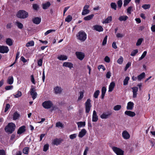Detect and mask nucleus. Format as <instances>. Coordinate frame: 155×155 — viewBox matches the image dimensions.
<instances>
[{"label": "nucleus", "mask_w": 155, "mask_h": 155, "mask_svg": "<svg viewBox=\"0 0 155 155\" xmlns=\"http://www.w3.org/2000/svg\"><path fill=\"white\" fill-rule=\"evenodd\" d=\"M76 37L81 42H83L87 38V35L84 31H81L77 34Z\"/></svg>", "instance_id": "f257e3e1"}, {"label": "nucleus", "mask_w": 155, "mask_h": 155, "mask_svg": "<svg viewBox=\"0 0 155 155\" xmlns=\"http://www.w3.org/2000/svg\"><path fill=\"white\" fill-rule=\"evenodd\" d=\"M19 116L20 115L17 112H15L13 115V119L15 120L18 119L19 118Z\"/></svg>", "instance_id": "72a5a7b5"}, {"label": "nucleus", "mask_w": 155, "mask_h": 155, "mask_svg": "<svg viewBox=\"0 0 155 155\" xmlns=\"http://www.w3.org/2000/svg\"><path fill=\"white\" fill-rule=\"evenodd\" d=\"M130 78L128 77H127L124 79L123 81V84L124 85H126L128 84V81L129 80Z\"/></svg>", "instance_id": "c9c22d12"}, {"label": "nucleus", "mask_w": 155, "mask_h": 155, "mask_svg": "<svg viewBox=\"0 0 155 155\" xmlns=\"http://www.w3.org/2000/svg\"><path fill=\"white\" fill-rule=\"evenodd\" d=\"M94 30L97 31L99 32L102 31H103V28L100 25H95L93 26Z\"/></svg>", "instance_id": "ddd939ff"}, {"label": "nucleus", "mask_w": 155, "mask_h": 155, "mask_svg": "<svg viewBox=\"0 0 155 155\" xmlns=\"http://www.w3.org/2000/svg\"><path fill=\"white\" fill-rule=\"evenodd\" d=\"M58 59H59L60 60H65L67 59V57L64 55H61L60 56H59L57 58Z\"/></svg>", "instance_id": "c85d7f7f"}, {"label": "nucleus", "mask_w": 155, "mask_h": 155, "mask_svg": "<svg viewBox=\"0 0 155 155\" xmlns=\"http://www.w3.org/2000/svg\"><path fill=\"white\" fill-rule=\"evenodd\" d=\"M91 100L88 99L85 103V112L86 113H88L90 110L91 107Z\"/></svg>", "instance_id": "20e7f679"}, {"label": "nucleus", "mask_w": 155, "mask_h": 155, "mask_svg": "<svg viewBox=\"0 0 155 155\" xmlns=\"http://www.w3.org/2000/svg\"><path fill=\"white\" fill-rule=\"evenodd\" d=\"M32 7L33 9L36 11H37L39 8V6L36 4H33Z\"/></svg>", "instance_id": "79ce46f5"}, {"label": "nucleus", "mask_w": 155, "mask_h": 155, "mask_svg": "<svg viewBox=\"0 0 155 155\" xmlns=\"http://www.w3.org/2000/svg\"><path fill=\"white\" fill-rule=\"evenodd\" d=\"M151 5L150 4H144L142 6V7L144 9H149Z\"/></svg>", "instance_id": "a19ab883"}, {"label": "nucleus", "mask_w": 155, "mask_h": 155, "mask_svg": "<svg viewBox=\"0 0 155 155\" xmlns=\"http://www.w3.org/2000/svg\"><path fill=\"white\" fill-rule=\"evenodd\" d=\"M29 150V148L28 147H25L23 150V152L24 153L27 154L28 153Z\"/></svg>", "instance_id": "e433bc0d"}, {"label": "nucleus", "mask_w": 155, "mask_h": 155, "mask_svg": "<svg viewBox=\"0 0 155 155\" xmlns=\"http://www.w3.org/2000/svg\"><path fill=\"white\" fill-rule=\"evenodd\" d=\"M124 114L125 115L130 117H133L136 115L134 112L131 111H126L125 112Z\"/></svg>", "instance_id": "dca6fc26"}, {"label": "nucleus", "mask_w": 155, "mask_h": 155, "mask_svg": "<svg viewBox=\"0 0 155 155\" xmlns=\"http://www.w3.org/2000/svg\"><path fill=\"white\" fill-rule=\"evenodd\" d=\"M16 16L18 18L25 19L28 17V14L27 12L25 10H20L18 12Z\"/></svg>", "instance_id": "7ed1b4c3"}, {"label": "nucleus", "mask_w": 155, "mask_h": 155, "mask_svg": "<svg viewBox=\"0 0 155 155\" xmlns=\"http://www.w3.org/2000/svg\"><path fill=\"white\" fill-rule=\"evenodd\" d=\"M117 6L120 8L122 5V2L121 0H119L117 2Z\"/></svg>", "instance_id": "603ef678"}, {"label": "nucleus", "mask_w": 155, "mask_h": 155, "mask_svg": "<svg viewBox=\"0 0 155 155\" xmlns=\"http://www.w3.org/2000/svg\"><path fill=\"white\" fill-rule=\"evenodd\" d=\"M123 137L124 139H128L130 137V135L128 133L126 130H124L122 133Z\"/></svg>", "instance_id": "4468645a"}, {"label": "nucleus", "mask_w": 155, "mask_h": 155, "mask_svg": "<svg viewBox=\"0 0 155 155\" xmlns=\"http://www.w3.org/2000/svg\"><path fill=\"white\" fill-rule=\"evenodd\" d=\"M87 131L85 129H83L79 132L78 137L80 138L83 137L86 134Z\"/></svg>", "instance_id": "aec40b11"}, {"label": "nucleus", "mask_w": 155, "mask_h": 155, "mask_svg": "<svg viewBox=\"0 0 155 155\" xmlns=\"http://www.w3.org/2000/svg\"><path fill=\"white\" fill-rule=\"evenodd\" d=\"M128 18V17L127 16H122L119 17L118 19L120 21H125Z\"/></svg>", "instance_id": "7c9ffc66"}, {"label": "nucleus", "mask_w": 155, "mask_h": 155, "mask_svg": "<svg viewBox=\"0 0 155 155\" xmlns=\"http://www.w3.org/2000/svg\"><path fill=\"white\" fill-rule=\"evenodd\" d=\"M138 52V50L137 49H136L134 50L131 53L130 55L131 56H134L136 55V54Z\"/></svg>", "instance_id": "3c124183"}, {"label": "nucleus", "mask_w": 155, "mask_h": 155, "mask_svg": "<svg viewBox=\"0 0 155 155\" xmlns=\"http://www.w3.org/2000/svg\"><path fill=\"white\" fill-rule=\"evenodd\" d=\"M6 44L9 46H11L13 44V42L12 39L10 38L7 39L6 41Z\"/></svg>", "instance_id": "f704fd0d"}, {"label": "nucleus", "mask_w": 155, "mask_h": 155, "mask_svg": "<svg viewBox=\"0 0 155 155\" xmlns=\"http://www.w3.org/2000/svg\"><path fill=\"white\" fill-rule=\"evenodd\" d=\"M26 130L25 127V126H23L20 127L17 132L18 134L20 135L24 132Z\"/></svg>", "instance_id": "9b49d317"}, {"label": "nucleus", "mask_w": 155, "mask_h": 155, "mask_svg": "<svg viewBox=\"0 0 155 155\" xmlns=\"http://www.w3.org/2000/svg\"><path fill=\"white\" fill-rule=\"evenodd\" d=\"M73 64L69 62H65L63 63V66L65 67L69 68L70 69H71V68H73Z\"/></svg>", "instance_id": "6ab92c4d"}, {"label": "nucleus", "mask_w": 155, "mask_h": 155, "mask_svg": "<svg viewBox=\"0 0 155 155\" xmlns=\"http://www.w3.org/2000/svg\"><path fill=\"white\" fill-rule=\"evenodd\" d=\"M62 141L61 140L56 138L54 140L53 142V143L54 145H58L60 144L61 142Z\"/></svg>", "instance_id": "5701e85b"}, {"label": "nucleus", "mask_w": 155, "mask_h": 155, "mask_svg": "<svg viewBox=\"0 0 155 155\" xmlns=\"http://www.w3.org/2000/svg\"><path fill=\"white\" fill-rule=\"evenodd\" d=\"M112 20V17L111 16H108L106 19L103 22V24H107L110 22Z\"/></svg>", "instance_id": "a878e982"}, {"label": "nucleus", "mask_w": 155, "mask_h": 155, "mask_svg": "<svg viewBox=\"0 0 155 155\" xmlns=\"http://www.w3.org/2000/svg\"><path fill=\"white\" fill-rule=\"evenodd\" d=\"M77 124L78 127H82L85 126V122H77Z\"/></svg>", "instance_id": "473e14b6"}, {"label": "nucleus", "mask_w": 155, "mask_h": 155, "mask_svg": "<svg viewBox=\"0 0 155 155\" xmlns=\"http://www.w3.org/2000/svg\"><path fill=\"white\" fill-rule=\"evenodd\" d=\"M76 137V134H73L71 135L70 136V138L71 139H73L75 138Z\"/></svg>", "instance_id": "338daca9"}, {"label": "nucleus", "mask_w": 155, "mask_h": 155, "mask_svg": "<svg viewBox=\"0 0 155 155\" xmlns=\"http://www.w3.org/2000/svg\"><path fill=\"white\" fill-rule=\"evenodd\" d=\"M133 90V97L136 98L137 96V92L138 90V88L137 87H133L131 88Z\"/></svg>", "instance_id": "a211bd4d"}, {"label": "nucleus", "mask_w": 155, "mask_h": 155, "mask_svg": "<svg viewBox=\"0 0 155 155\" xmlns=\"http://www.w3.org/2000/svg\"><path fill=\"white\" fill-rule=\"evenodd\" d=\"M98 120V116L97 115L96 111L94 110L93 112L92 120L93 122H97Z\"/></svg>", "instance_id": "f3484780"}, {"label": "nucleus", "mask_w": 155, "mask_h": 155, "mask_svg": "<svg viewBox=\"0 0 155 155\" xmlns=\"http://www.w3.org/2000/svg\"><path fill=\"white\" fill-rule=\"evenodd\" d=\"M15 24L20 29H22L23 28V25L19 21H16Z\"/></svg>", "instance_id": "2f4dec72"}, {"label": "nucleus", "mask_w": 155, "mask_h": 155, "mask_svg": "<svg viewBox=\"0 0 155 155\" xmlns=\"http://www.w3.org/2000/svg\"><path fill=\"white\" fill-rule=\"evenodd\" d=\"M72 19V17L70 15H68L67 17L65 19V21L68 22L71 21Z\"/></svg>", "instance_id": "58836bf2"}, {"label": "nucleus", "mask_w": 155, "mask_h": 155, "mask_svg": "<svg viewBox=\"0 0 155 155\" xmlns=\"http://www.w3.org/2000/svg\"><path fill=\"white\" fill-rule=\"evenodd\" d=\"M145 77V73L144 72H142L137 77V80L139 81H141Z\"/></svg>", "instance_id": "cd10ccee"}, {"label": "nucleus", "mask_w": 155, "mask_h": 155, "mask_svg": "<svg viewBox=\"0 0 155 155\" xmlns=\"http://www.w3.org/2000/svg\"><path fill=\"white\" fill-rule=\"evenodd\" d=\"M117 5L115 3L112 2L110 4V6L112 8L114 9V10H116Z\"/></svg>", "instance_id": "ea45409f"}, {"label": "nucleus", "mask_w": 155, "mask_h": 155, "mask_svg": "<svg viewBox=\"0 0 155 155\" xmlns=\"http://www.w3.org/2000/svg\"><path fill=\"white\" fill-rule=\"evenodd\" d=\"M100 91L98 90H97L94 92V97L96 98H97L99 94Z\"/></svg>", "instance_id": "49530a36"}, {"label": "nucleus", "mask_w": 155, "mask_h": 155, "mask_svg": "<svg viewBox=\"0 0 155 155\" xmlns=\"http://www.w3.org/2000/svg\"><path fill=\"white\" fill-rule=\"evenodd\" d=\"M124 36V35L120 33H117L116 35V36L117 38H122Z\"/></svg>", "instance_id": "13d9d810"}, {"label": "nucleus", "mask_w": 155, "mask_h": 155, "mask_svg": "<svg viewBox=\"0 0 155 155\" xmlns=\"http://www.w3.org/2000/svg\"><path fill=\"white\" fill-rule=\"evenodd\" d=\"M10 107V105L9 104H6V107L5 108V112H6Z\"/></svg>", "instance_id": "e2e57ef3"}, {"label": "nucleus", "mask_w": 155, "mask_h": 155, "mask_svg": "<svg viewBox=\"0 0 155 155\" xmlns=\"http://www.w3.org/2000/svg\"><path fill=\"white\" fill-rule=\"evenodd\" d=\"M130 65V62H128V63L126 64V66L124 68V71H126Z\"/></svg>", "instance_id": "680f3d73"}, {"label": "nucleus", "mask_w": 155, "mask_h": 155, "mask_svg": "<svg viewBox=\"0 0 155 155\" xmlns=\"http://www.w3.org/2000/svg\"><path fill=\"white\" fill-rule=\"evenodd\" d=\"M42 60L40 59L38 61V64L39 66H41L42 65Z\"/></svg>", "instance_id": "0e129e2a"}, {"label": "nucleus", "mask_w": 155, "mask_h": 155, "mask_svg": "<svg viewBox=\"0 0 155 155\" xmlns=\"http://www.w3.org/2000/svg\"><path fill=\"white\" fill-rule=\"evenodd\" d=\"M134 104L131 101L128 103L127 107V109L129 110H132L134 107Z\"/></svg>", "instance_id": "4be33fe9"}, {"label": "nucleus", "mask_w": 155, "mask_h": 155, "mask_svg": "<svg viewBox=\"0 0 155 155\" xmlns=\"http://www.w3.org/2000/svg\"><path fill=\"white\" fill-rule=\"evenodd\" d=\"M143 40V39L142 38H140L138 39L137 41V42L136 44V45L137 46H139L141 44Z\"/></svg>", "instance_id": "a18cd8bd"}, {"label": "nucleus", "mask_w": 155, "mask_h": 155, "mask_svg": "<svg viewBox=\"0 0 155 155\" xmlns=\"http://www.w3.org/2000/svg\"><path fill=\"white\" fill-rule=\"evenodd\" d=\"M55 31V30H53V29H51V30H48L45 33V35H48V34L51 33V32H52V31L54 32V31Z\"/></svg>", "instance_id": "bf43d9fd"}, {"label": "nucleus", "mask_w": 155, "mask_h": 155, "mask_svg": "<svg viewBox=\"0 0 155 155\" xmlns=\"http://www.w3.org/2000/svg\"><path fill=\"white\" fill-rule=\"evenodd\" d=\"M56 126L57 127H60L61 128L63 127V125L62 124V123L60 122H58L56 123Z\"/></svg>", "instance_id": "5fc2aeb1"}, {"label": "nucleus", "mask_w": 155, "mask_h": 155, "mask_svg": "<svg viewBox=\"0 0 155 155\" xmlns=\"http://www.w3.org/2000/svg\"><path fill=\"white\" fill-rule=\"evenodd\" d=\"M30 94L32 96V97L33 100L35 99L37 96V94L36 92V90L35 87H31L30 89Z\"/></svg>", "instance_id": "0eeeda50"}, {"label": "nucleus", "mask_w": 155, "mask_h": 155, "mask_svg": "<svg viewBox=\"0 0 155 155\" xmlns=\"http://www.w3.org/2000/svg\"><path fill=\"white\" fill-rule=\"evenodd\" d=\"M49 145L48 144H45L44 146L43 151L45 152L48 149Z\"/></svg>", "instance_id": "6e6d98bb"}, {"label": "nucleus", "mask_w": 155, "mask_h": 155, "mask_svg": "<svg viewBox=\"0 0 155 155\" xmlns=\"http://www.w3.org/2000/svg\"><path fill=\"white\" fill-rule=\"evenodd\" d=\"M14 79L12 76L9 77L7 81V82L9 84H12L13 83Z\"/></svg>", "instance_id": "b1692460"}, {"label": "nucleus", "mask_w": 155, "mask_h": 155, "mask_svg": "<svg viewBox=\"0 0 155 155\" xmlns=\"http://www.w3.org/2000/svg\"><path fill=\"white\" fill-rule=\"evenodd\" d=\"M112 149L117 155H123L124 151L116 147H113Z\"/></svg>", "instance_id": "423d86ee"}, {"label": "nucleus", "mask_w": 155, "mask_h": 155, "mask_svg": "<svg viewBox=\"0 0 155 155\" xmlns=\"http://www.w3.org/2000/svg\"><path fill=\"white\" fill-rule=\"evenodd\" d=\"M22 94L21 91H18L17 94L13 95L14 96L15 98H18L21 97V95Z\"/></svg>", "instance_id": "c03bdc74"}, {"label": "nucleus", "mask_w": 155, "mask_h": 155, "mask_svg": "<svg viewBox=\"0 0 155 155\" xmlns=\"http://www.w3.org/2000/svg\"><path fill=\"white\" fill-rule=\"evenodd\" d=\"M123 61V58L122 56H120V58L117 60V62L119 64H121Z\"/></svg>", "instance_id": "09e8293b"}, {"label": "nucleus", "mask_w": 155, "mask_h": 155, "mask_svg": "<svg viewBox=\"0 0 155 155\" xmlns=\"http://www.w3.org/2000/svg\"><path fill=\"white\" fill-rule=\"evenodd\" d=\"M77 58L80 60H82L84 57V54L81 52H76L75 53Z\"/></svg>", "instance_id": "1a4fd4ad"}, {"label": "nucleus", "mask_w": 155, "mask_h": 155, "mask_svg": "<svg viewBox=\"0 0 155 155\" xmlns=\"http://www.w3.org/2000/svg\"><path fill=\"white\" fill-rule=\"evenodd\" d=\"M108 117V116L105 113H103L101 116V118L102 119H106Z\"/></svg>", "instance_id": "864d4df0"}, {"label": "nucleus", "mask_w": 155, "mask_h": 155, "mask_svg": "<svg viewBox=\"0 0 155 155\" xmlns=\"http://www.w3.org/2000/svg\"><path fill=\"white\" fill-rule=\"evenodd\" d=\"M15 127V124H14L12 123H10L5 127V130L7 132L11 134L14 131Z\"/></svg>", "instance_id": "f03ea898"}, {"label": "nucleus", "mask_w": 155, "mask_h": 155, "mask_svg": "<svg viewBox=\"0 0 155 155\" xmlns=\"http://www.w3.org/2000/svg\"><path fill=\"white\" fill-rule=\"evenodd\" d=\"M41 21V18L36 17L33 18L32 19V21L35 24H39Z\"/></svg>", "instance_id": "f8f14e48"}, {"label": "nucleus", "mask_w": 155, "mask_h": 155, "mask_svg": "<svg viewBox=\"0 0 155 155\" xmlns=\"http://www.w3.org/2000/svg\"><path fill=\"white\" fill-rule=\"evenodd\" d=\"M13 88V86L12 85H10L6 86L5 87V89L7 90H11Z\"/></svg>", "instance_id": "69168bd1"}, {"label": "nucleus", "mask_w": 155, "mask_h": 155, "mask_svg": "<svg viewBox=\"0 0 155 155\" xmlns=\"http://www.w3.org/2000/svg\"><path fill=\"white\" fill-rule=\"evenodd\" d=\"M107 36H106L105 37H104L103 41L102 42V45H105L107 43Z\"/></svg>", "instance_id": "052dcab7"}, {"label": "nucleus", "mask_w": 155, "mask_h": 155, "mask_svg": "<svg viewBox=\"0 0 155 155\" xmlns=\"http://www.w3.org/2000/svg\"><path fill=\"white\" fill-rule=\"evenodd\" d=\"M106 88L105 87H103L102 88L101 90V98L102 99H103L104 98L105 94L106 93Z\"/></svg>", "instance_id": "bb28decb"}, {"label": "nucleus", "mask_w": 155, "mask_h": 155, "mask_svg": "<svg viewBox=\"0 0 155 155\" xmlns=\"http://www.w3.org/2000/svg\"><path fill=\"white\" fill-rule=\"evenodd\" d=\"M52 102L50 101H46L43 102L42 105L45 109H49L53 105Z\"/></svg>", "instance_id": "39448f33"}, {"label": "nucleus", "mask_w": 155, "mask_h": 155, "mask_svg": "<svg viewBox=\"0 0 155 155\" xmlns=\"http://www.w3.org/2000/svg\"><path fill=\"white\" fill-rule=\"evenodd\" d=\"M54 93L55 94H60L62 91L61 87L58 86H57L54 88Z\"/></svg>", "instance_id": "2eb2a0df"}, {"label": "nucleus", "mask_w": 155, "mask_h": 155, "mask_svg": "<svg viewBox=\"0 0 155 155\" xmlns=\"http://www.w3.org/2000/svg\"><path fill=\"white\" fill-rule=\"evenodd\" d=\"M121 106L120 105H117L114 107V109L116 111L118 110L121 109Z\"/></svg>", "instance_id": "8fccbe9b"}, {"label": "nucleus", "mask_w": 155, "mask_h": 155, "mask_svg": "<svg viewBox=\"0 0 155 155\" xmlns=\"http://www.w3.org/2000/svg\"><path fill=\"white\" fill-rule=\"evenodd\" d=\"M147 53V51H144L142 54L141 57L139 58V60L140 61L146 55Z\"/></svg>", "instance_id": "de8ad7c7"}, {"label": "nucleus", "mask_w": 155, "mask_h": 155, "mask_svg": "<svg viewBox=\"0 0 155 155\" xmlns=\"http://www.w3.org/2000/svg\"><path fill=\"white\" fill-rule=\"evenodd\" d=\"M131 0H124V6L125 7L130 2Z\"/></svg>", "instance_id": "4d7b16f0"}, {"label": "nucleus", "mask_w": 155, "mask_h": 155, "mask_svg": "<svg viewBox=\"0 0 155 155\" xmlns=\"http://www.w3.org/2000/svg\"><path fill=\"white\" fill-rule=\"evenodd\" d=\"M80 95L78 98V100H81L84 97V92L80 91L79 92Z\"/></svg>", "instance_id": "37998d69"}, {"label": "nucleus", "mask_w": 155, "mask_h": 155, "mask_svg": "<svg viewBox=\"0 0 155 155\" xmlns=\"http://www.w3.org/2000/svg\"><path fill=\"white\" fill-rule=\"evenodd\" d=\"M9 51V49L7 46H0V53H7Z\"/></svg>", "instance_id": "6e6552de"}, {"label": "nucleus", "mask_w": 155, "mask_h": 155, "mask_svg": "<svg viewBox=\"0 0 155 155\" xmlns=\"http://www.w3.org/2000/svg\"><path fill=\"white\" fill-rule=\"evenodd\" d=\"M94 16V15L93 14H91L84 17V19L85 21L89 20L92 19Z\"/></svg>", "instance_id": "c756f323"}, {"label": "nucleus", "mask_w": 155, "mask_h": 155, "mask_svg": "<svg viewBox=\"0 0 155 155\" xmlns=\"http://www.w3.org/2000/svg\"><path fill=\"white\" fill-rule=\"evenodd\" d=\"M104 61L106 62L109 63L110 62V58L107 56H106L104 58Z\"/></svg>", "instance_id": "774afa93"}, {"label": "nucleus", "mask_w": 155, "mask_h": 155, "mask_svg": "<svg viewBox=\"0 0 155 155\" xmlns=\"http://www.w3.org/2000/svg\"><path fill=\"white\" fill-rule=\"evenodd\" d=\"M115 86V84L114 82H111L109 86L108 91L111 92L113 90Z\"/></svg>", "instance_id": "393cba45"}, {"label": "nucleus", "mask_w": 155, "mask_h": 155, "mask_svg": "<svg viewBox=\"0 0 155 155\" xmlns=\"http://www.w3.org/2000/svg\"><path fill=\"white\" fill-rule=\"evenodd\" d=\"M51 4L49 2H48L42 4V8L44 9H48L51 5Z\"/></svg>", "instance_id": "412c9836"}, {"label": "nucleus", "mask_w": 155, "mask_h": 155, "mask_svg": "<svg viewBox=\"0 0 155 155\" xmlns=\"http://www.w3.org/2000/svg\"><path fill=\"white\" fill-rule=\"evenodd\" d=\"M34 42L33 41H31L29 42H28L26 45L27 47H29L31 46H33L34 45Z\"/></svg>", "instance_id": "4c0bfd02"}, {"label": "nucleus", "mask_w": 155, "mask_h": 155, "mask_svg": "<svg viewBox=\"0 0 155 155\" xmlns=\"http://www.w3.org/2000/svg\"><path fill=\"white\" fill-rule=\"evenodd\" d=\"M89 7V6L88 5H85L84 6L82 12V15H85L89 13L90 10L88 9Z\"/></svg>", "instance_id": "9d476101"}]
</instances>
